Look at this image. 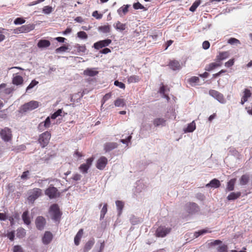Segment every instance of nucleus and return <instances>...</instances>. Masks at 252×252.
I'll return each instance as SVG.
<instances>
[{
  "label": "nucleus",
  "mask_w": 252,
  "mask_h": 252,
  "mask_svg": "<svg viewBox=\"0 0 252 252\" xmlns=\"http://www.w3.org/2000/svg\"><path fill=\"white\" fill-rule=\"evenodd\" d=\"M53 11V8L50 6H45L43 8V12L44 14H49Z\"/></svg>",
  "instance_id": "obj_52"
},
{
  "label": "nucleus",
  "mask_w": 252,
  "mask_h": 252,
  "mask_svg": "<svg viewBox=\"0 0 252 252\" xmlns=\"http://www.w3.org/2000/svg\"><path fill=\"white\" fill-rule=\"evenodd\" d=\"M229 56V53L228 51L220 52L219 54L216 56L215 61L217 62H220L228 58Z\"/></svg>",
  "instance_id": "obj_18"
},
{
  "label": "nucleus",
  "mask_w": 252,
  "mask_h": 252,
  "mask_svg": "<svg viewBox=\"0 0 252 252\" xmlns=\"http://www.w3.org/2000/svg\"><path fill=\"white\" fill-rule=\"evenodd\" d=\"M34 28L35 25L34 24H29L28 25L22 26L20 27H18L15 29H14L13 33L15 34H18L20 33H27L33 30Z\"/></svg>",
  "instance_id": "obj_3"
},
{
  "label": "nucleus",
  "mask_w": 252,
  "mask_h": 252,
  "mask_svg": "<svg viewBox=\"0 0 252 252\" xmlns=\"http://www.w3.org/2000/svg\"><path fill=\"white\" fill-rule=\"evenodd\" d=\"M51 138V133L48 131L44 132L40 135L38 142L42 148L46 146Z\"/></svg>",
  "instance_id": "obj_5"
},
{
  "label": "nucleus",
  "mask_w": 252,
  "mask_h": 252,
  "mask_svg": "<svg viewBox=\"0 0 252 252\" xmlns=\"http://www.w3.org/2000/svg\"><path fill=\"white\" fill-rule=\"evenodd\" d=\"M195 197L198 200L200 201H203L205 198V195L202 193L200 192L196 193Z\"/></svg>",
  "instance_id": "obj_60"
},
{
  "label": "nucleus",
  "mask_w": 252,
  "mask_h": 252,
  "mask_svg": "<svg viewBox=\"0 0 252 252\" xmlns=\"http://www.w3.org/2000/svg\"><path fill=\"white\" fill-rule=\"evenodd\" d=\"M93 160V158H88L86 163L82 164L80 166L79 169L80 171L83 174L88 173V170L90 168Z\"/></svg>",
  "instance_id": "obj_11"
},
{
  "label": "nucleus",
  "mask_w": 252,
  "mask_h": 252,
  "mask_svg": "<svg viewBox=\"0 0 252 252\" xmlns=\"http://www.w3.org/2000/svg\"><path fill=\"white\" fill-rule=\"evenodd\" d=\"M168 65L173 70H180L181 68L180 63L176 60L170 61Z\"/></svg>",
  "instance_id": "obj_21"
},
{
  "label": "nucleus",
  "mask_w": 252,
  "mask_h": 252,
  "mask_svg": "<svg viewBox=\"0 0 252 252\" xmlns=\"http://www.w3.org/2000/svg\"><path fill=\"white\" fill-rule=\"evenodd\" d=\"M22 220L27 225H29L31 223L30 218L29 216V212L28 211H25L23 212L22 216Z\"/></svg>",
  "instance_id": "obj_27"
},
{
  "label": "nucleus",
  "mask_w": 252,
  "mask_h": 252,
  "mask_svg": "<svg viewBox=\"0 0 252 252\" xmlns=\"http://www.w3.org/2000/svg\"><path fill=\"white\" fill-rule=\"evenodd\" d=\"M38 84V82L36 81L35 80H33L32 81L29 85L27 87L26 92H28L32 88H33L35 86Z\"/></svg>",
  "instance_id": "obj_47"
},
{
  "label": "nucleus",
  "mask_w": 252,
  "mask_h": 252,
  "mask_svg": "<svg viewBox=\"0 0 252 252\" xmlns=\"http://www.w3.org/2000/svg\"><path fill=\"white\" fill-rule=\"evenodd\" d=\"M26 235V230L22 227H20L17 230V237L22 238Z\"/></svg>",
  "instance_id": "obj_34"
},
{
  "label": "nucleus",
  "mask_w": 252,
  "mask_h": 252,
  "mask_svg": "<svg viewBox=\"0 0 252 252\" xmlns=\"http://www.w3.org/2000/svg\"><path fill=\"white\" fill-rule=\"evenodd\" d=\"M30 171L27 170L24 172L21 176V178L22 180H26L29 178Z\"/></svg>",
  "instance_id": "obj_55"
},
{
  "label": "nucleus",
  "mask_w": 252,
  "mask_h": 252,
  "mask_svg": "<svg viewBox=\"0 0 252 252\" xmlns=\"http://www.w3.org/2000/svg\"><path fill=\"white\" fill-rule=\"evenodd\" d=\"M45 193L50 199L55 198L60 196V192L58 189L52 186H50L45 190Z\"/></svg>",
  "instance_id": "obj_8"
},
{
  "label": "nucleus",
  "mask_w": 252,
  "mask_h": 252,
  "mask_svg": "<svg viewBox=\"0 0 252 252\" xmlns=\"http://www.w3.org/2000/svg\"><path fill=\"white\" fill-rule=\"evenodd\" d=\"M227 43L232 45H237L241 44L240 41L238 39L233 37L229 38L227 41Z\"/></svg>",
  "instance_id": "obj_40"
},
{
  "label": "nucleus",
  "mask_w": 252,
  "mask_h": 252,
  "mask_svg": "<svg viewBox=\"0 0 252 252\" xmlns=\"http://www.w3.org/2000/svg\"><path fill=\"white\" fill-rule=\"evenodd\" d=\"M114 85H115L117 87H119L121 89H125V84L121 82H119L118 80L115 81Z\"/></svg>",
  "instance_id": "obj_57"
},
{
  "label": "nucleus",
  "mask_w": 252,
  "mask_h": 252,
  "mask_svg": "<svg viewBox=\"0 0 252 252\" xmlns=\"http://www.w3.org/2000/svg\"><path fill=\"white\" fill-rule=\"evenodd\" d=\"M112 41L110 39H106L102 40H100L94 44L93 47L97 50L101 49L103 47L108 46Z\"/></svg>",
  "instance_id": "obj_13"
},
{
  "label": "nucleus",
  "mask_w": 252,
  "mask_h": 252,
  "mask_svg": "<svg viewBox=\"0 0 252 252\" xmlns=\"http://www.w3.org/2000/svg\"><path fill=\"white\" fill-rule=\"evenodd\" d=\"M7 236L8 238L11 240L13 241L15 237V232L14 231H12L7 233Z\"/></svg>",
  "instance_id": "obj_63"
},
{
  "label": "nucleus",
  "mask_w": 252,
  "mask_h": 252,
  "mask_svg": "<svg viewBox=\"0 0 252 252\" xmlns=\"http://www.w3.org/2000/svg\"><path fill=\"white\" fill-rule=\"evenodd\" d=\"M29 196L28 199L29 202L33 203L34 201L38 198L42 194L41 189L38 188H34L30 190L28 192Z\"/></svg>",
  "instance_id": "obj_2"
},
{
  "label": "nucleus",
  "mask_w": 252,
  "mask_h": 252,
  "mask_svg": "<svg viewBox=\"0 0 252 252\" xmlns=\"http://www.w3.org/2000/svg\"><path fill=\"white\" fill-rule=\"evenodd\" d=\"M118 147V144L115 142H108L105 144L104 148L105 151L107 152L112 151Z\"/></svg>",
  "instance_id": "obj_22"
},
{
  "label": "nucleus",
  "mask_w": 252,
  "mask_h": 252,
  "mask_svg": "<svg viewBox=\"0 0 252 252\" xmlns=\"http://www.w3.org/2000/svg\"><path fill=\"white\" fill-rule=\"evenodd\" d=\"M39 106V102L37 101L32 100L22 105L20 108L19 112L21 113L27 112L28 111H32Z\"/></svg>",
  "instance_id": "obj_1"
},
{
  "label": "nucleus",
  "mask_w": 252,
  "mask_h": 252,
  "mask_svg": "<svg viewBox=\"0 0 252 252\" xmlns=\"http://www.w3.org/2000/svg\"><path fill=\"white\" fill-rule=\"evenodd\" d=\"M94 242V240H89L88 241L84 248V252H88L89 250H90L92 247L93 246Z\"/></svg>",
  "instance_id": "obj_33"
},
{
  "label": "nucleus",
  "mask_w": 252,
  "mask_h": 252,
  "mask_svg": "<svg viewBox=\"0 0 252 252\" xmlns=\"http://www.w3.org/2000/svg\"><path fill=\"white\" fill-rule=\"evenodd\" d=\"M216 65L214 63H212L207 65H206L205 70L206 71H210L214 69H215Z\"/></svg>",
  "instance_id": "obj_50"
},
{
  "label": "nucleus",
  "mask_w": 252,
  "mask_h": 252,
  "mask_svg": "<svg viewBox=\"0 0 252 252\" xmlns=\"http://www.w3.org/2000/svg\"><path fill=\"white\" fill-rule=\"evenodd\" d=\"M210 46V43L208 41H205L202 43V48L205 49L207 50L209 48Z\"/></svg>",
  "instance_id": "obj_64"
},
{
  "label": "nucleus",
  "mask_w": 252,
  "mask_h": 252,
  "mask_svg": "<svg viewBox=\"0 0 252 252\" xmlns=\"http://www.w3.org/2000/svg\"><path fill=\"white\" fill-rule=\"evenodd\" d=\"M189 81L190 84H197L199 81V78L198 77L193 76L189 79Z\"/></svg>",
  "instance_id": "obj_54"
},
{
  "label": "nucleus",
  "mask_w": 252,
  "mask_h": 252,
  "mask_svg": "<svg viewBox=\"0 0 252 252\" xmlns=\"http://www.w3.org/2000/svg\"><path fill=\"white\" fill-rule=\"evenodd\" d=\"M24 79L23 77L17 75V74H14L12 78V83L16 86L22 85L23 84Z\"/></svg>",
  "instance_id": "obj_16"
},
{
  "label": "nucleus",
  "mask_w": 252,
  "mask_h": 252,
  "mask_svg": "<svg viewBox=\"0 0 252 252\" xmlns=\"http://www.w3.org/2000/svg\"><path fill=\"white\" fill-rule=\"evenodd\" d=\"M51 45V42L49 40L46 39H40L38 41L37 46L40 49L47 48Z\"/></svg>",
  "instance_id": "obj_17"
},
{
  "label": "nucleus",
  "mask_w": 252,
  "mask_h": 252,
  "mask_svg": "<svg viewBox=\"0 0 252 252\" xmlns=\"http://www.w3.org/2000/svg\"><path fill=\"white\" fill-rule=\"evenodd\" d=\"M220 186V182L219 180L214 179L212 180L209 183L206 185V187H212L213 188H218Z\"/></svg>",
  "instance_id": "obj_24"
},
{
  "label": "nucleus",
  "mask_w": 252,
  "mask_h": 252,
  "mask_svg": "<svg viewBox=\"0 0 252 252\" xmlns=\"http://www.w3.org/2000/svg\"><path fill=\"white\" fill-rule=\"evenodd\" d=\"M227 246L225 245L220 246L218 248V252H227Z\"/></svg>",
  "instance_id": "obj_56"
},
{
  "label": "nucleus",
  "mask_w": 252,
  "mask_h": 252,
  "mask_svg": "<svg viewBox=\"0 0 252 252\" xmlns=\"http://www.w3.org/2000/svg\"><path fill=\"white\" fill-rule=\"evenodd\" d=\"M133 8L135 9H144V10H147V9L145 8V7L142 5L139 2H137L136 3H134L133 4Z\"/></svg>",
  "instance_id": "obj_48"
},
{
  "label": "nucleus",
  "mask_w": 252,
  "mask_h": 252,
  "mask_svg": "<svg viewBox=\"0 0 252 252\" xmlns=\"http://www.w3.org/2000/svg\"><path fill=\"white\" fill-rule=\"evenodd\" d=\"M35 223L38 230H42L46 225V221L43 217L38 216L35 219Z\"/></svg>",
  "instance_id": "obj_12"
},
{
  "label": "nucleus",
  "mask_w": 252,
  "mask_h": 252,
  "mask_svg": "<svg viewBox=\"0 0 252 252\" xmlns=\"http://www.w3.org/2000/svg\"><path fill=\"white\" fill-rule=\"evenodd\" d=\"M108 160L105 157H100L97 161L96 167L99 170H103L106 166Z\"/></svg>",
  "instance_id": "obj_14"
},
{
  "label": "nucleus",
  "mask_w": 252,
  "mask_h": 252,
  "mask_svg": "<svg viewBox=\"0 0 252 252\" xmlns=\"http://www.w3.org/2000/svg\"><path fill=\"white\" fill-rule=\"evenodd\" d=\"M25 20L21 17L16 18L14 21V24L15 25H21L25 22Z\"/></svg>",
  "instance_id": "obj_53"
},
{
  "label": "nucleus",
  "mask_w": 252,
  "mask_h": 252,
  "mask_svg": "<svg viewBox=\"0 0 252 252\" xmlns=\"http://www.w3.org/2000/svg\"><path fill=\"white\" fill-rule=\"evenodd\" d=\"M153 124L155 126H164L166 125V120L162 118H157L153 120Z\"/></svg>",
  "instance_id": "obj_20"
},
{
  "label": "nucleus",
  "mask_w": 252,
  "mask_h": 252,
  "mask_svg": "<svg viewBox=\"0 0 252 252\" xmlns=\"http://www.w3.org/2000/svg\"><path fill=\"white\" fill-rule=\"evenodd\" d=\"M0 135L1 139L4 142L11 141L12 137L11 130L8 127H5L2 129L0 131Z\"/></svg>",
  "instance_id": "obj_7"
},
{
  "label": "nucleus",
  "mask_w": 252,
  "mask_h": 252,
  "mask_svg": "<svg viewBox=\"0 0 252 252\" xmlns=\"http://www.w3.org/2000/svg\"><path fill=\"white\" fill-rule=\"evenodd\" d=\"M129 4L124 5L117 10V13L120 17H123L128 11V8L130 7Z\"/></svg>",
  "instance_id": "obj_19"
},
{
  "label": "nucleus",
  "mask_w": 252,
  "mask_h": 252,
  "mask_svg": "<svg viewBox=\"0 0 252 252\" xmlns=\"http://www.w3.org/2000/svg\"><path fill=\"white\" fill-rule=\"evenodd\" d=\"M209 94L217 99L219 102L221 103L224 104L225 103L226 100L223 94L218 91L214 90H211L209 92Z\"/></svg>",
  "instance_id": "obj_9"
},
{
  "label": "nucleus",
  "mask_w": 252,
  "mask_h": 252,
  "mask_svg": "<svg viewBox=\"0 0 252 252\" xmlns=\"http://www.w3.org/2000/svg\"><path fill=\"white\" fill-rule=\"evenodd\" d=\"M83 234V229H80L74 237V244L75 245L78 246L79 244V242Z\"/></svg>",
  "instance_id": "obj_26"
},
{
  "label": "nucleus",
  "mask_w": 252,
  "mask_h": 252,
  "mask_svg": "<svg viewBox=\"0 0 252 252\" xmlns=\"http://www.w3.org/2000/svg\"><path fill=\"white\" fill-rule=\"evenodd\" d=\"M77 36L82 39H86L88 38L87 33L83 31H80L78 32Z\"/></svg>",
  "instance_id": "obj_51"
},
{
  "label": "nucleus",
  "mask_w": 252,
  "mask_h": 252,
  "mask_svg": "<svg viewBox=\"0 0 252 252\" xmlns=\"http://www.w3.org/2000/svg\"><path fill=\"white\" fill-rule=\"evenodd\" d=\"M92 16L95 17L96 19H100L102 17V14L98 13V11L96 10L93 12Z\"/></svg>",
  "instance_id": "obj_58"
},
{
  "label": "nucleus",
  "mask_w": 252,
  "mask_h": 252,
  "mask_svg": "<svg viewBox=\"0 0 252 252\" xmlns=\"http://www.w3.org/2000/svg\"><path fill=\"white\" fill-rule=\"evenodd\" d=\"M140 80V78L137 75H132L128 77L127 81L128 83H133L138 82Z\"/></svg>",
  "instance_id": "obj_37"
},
{
  "label": "nucleus",
  "mask_w": 252,
  "mask_h": 252,
  "mask_svg": "<svg viewBox=\"0 0 252 252\" xmlns=\"http://www.w3.org/2000/svg\"><path fill=\"white\" fill-rule=\"evenodd\" d=\"M107 204H105L101 210V212H100V220H102L104 219V216L106 214V213H107Z\"/></svg>",
  "instance_id": "obj_44"
},
{
  "label": "nucleus",
  "mask_w": 252,
  "mask_h": 252,
  "mask_svg": "<svg viewBox=\"0 0 252 252\" xmlns=\"http://www.w3.org/2000/svg\"><path fill=\"white\" fill-rule=\"evenodd\" d=\"M51 117H48L46 118L44 122H43V124H44V126H45L46 128H49L51 124L53 125L55 124V122H53L54 120H52V121H51Z\"/></svg>",
  "instance_id": "obj_38"
},
{
  "label": "nucleus",
  "mask_w": 252,
  "mask_h": 252,
  "mask_svg": "<svg viewBox=\"0 0 252 252\" xmlns=\"http://www.w3.org/2000/svg\"><path fill=\"white\" fill-rule=\"evenodd\" d=\"M98 30L103 33H108L110 32V26L109 25L101 26L98 27Z\"/></svg>",
  "instance_id": "obj_42"
},
{
  "label": "nucleus",
  "mask_w": 252,
  "mask_h": 252,
  "mask_svg": "<svg viewBox=\"0 0 252 252\" xmlns=\"http://www.w3.org/2000/svg\"><path fill=\"white\" fill-rule=\"evenodd\" d=\"M67 49H68V47L65 45L61 46L59 48H58L56 49V52L57 53L63 52L66 51Z\"/></svg>",
  "instance_id": "obj_49"
},
{
  "label": "nucleus",
  "mask_w": 252,
  "mask_h": 252,
  "mask_svg": "<svg viewBox=\"0 0 252 252\" xmlns=\"http://www.w3.org/2000/svg\"><path fill=\"white\" fill-rule=\"evenodd\" d=\"M95 68H88L84 71V74L91 77L96 76L98 73V71L95 70Z\"/></svg>",
  "instance_id": "obj_23"
},
{
  "label": "nucleus",
  "mask_w": 252,
  "mask_h": 252,
  "mask_svg": "<svg viewBox=\"0 0 252 252\" xmlns=\"http://www.w3.org/2000/svg\"><path fill=\"white\" fill-rule=\"evenodd\" d=\"M74 48L77 49V51L79 53H85L87 50L86 46L85 45H80L79 44H76L74 45Z\"/></svg>",
  "instance_id": "obj_39"
},
{
  "label": "nucleus",
  "mask_w": 252,
  "mask_h": 252,
  "mask_svg": "<svg viewBox=\"0 0 252 252\" xmlns=\"http://www.w3.org/2000/svg\"><path fill=\"white\" fill-rule=\"evenodd\" d=\"M250 180V176L248 174H244L240 179V184L241 186L247 185Z\"/></svg>",
  "instance_id": "obj_29"
},
{
  "label": "nucleus",
  "mask_w": 252,
  "mask_h": 252,
  "mask_svg": "<svg viewBox=\"0 0 252 252\" xmlns=\"http://www.w3.org/2000/svg\"><path fill=\"white\" fill-rule=\"evenodd\" d=\"M234 63V59H232L231 60H229L228 61H227V62H226L225 63V66L227 67H230L232 66V65H233Z\"/></svg>",
  "instance_id": "obj_62"
},
{
  "label": "nucleus",
  "mask_w": 252,
  "mask_h": 252,
  "mask_svg": "<svg viewBox=\"0 0 252 252\" xmlns=\"http://www.w3.org/2000/svg\"><path fill=\"white\" fill-rule=\"evenodd\" d=\"M13 252H24L21 246L16 245L13 247Z\"/></svg>",
  "instance_id": "obj_61"
},
{
  "label": "nucleus",
  "mask_w": 252,
  "mask_h": 252,
  "mask_svg": "<svg viewBox=\"0 0 252 252\" xmlns=\"http://www.w3.org/2000/svg\"><path fill=\"white\" fill-rule=\"evenodd\" d=\"M53 235L50 231H45L42 238V241L43 244L48 245L51 243L53 239Z\"/></svg>",
  "instance_id": "obj_15"
},
{
  "label": "nucleus",
  "mask_w": 252,
  "mask_h": 252,
  "mask_svg": "<svg viewBox=\"0 0 252 252\" xmlns=\"http://www.w3.org/2000/svg\"><path fill=\"white\" fill-rule=\"evenodd\" d=\"M63 113L62 109H59L57 111L54 112L51 115V118L52 120L56 119L59 116H62V114Z\"/></svg>",
  "instance_id": "obj_41"
},
{
  "label": "nucleus",
  "mask_w": 252,
  "mask_h": 252,
  "mask_svg": "<svg viewBox=\"0 0 252 252\" xmlns=\"http://www.w3.org/2000/svg\"><path fill=\"white\" fill-rule=\"evenodd\" d=\"M111 93H107L103 97V99L102 100V105L105 103V101H106L107 100H108L110 97H111Z\"/></svg>",
  "instance_id": "obj_59"
},
{
  "label": "nucleus",
  "mask_w": 252,
  "mask_h": 252,
  "mask_svg": "<svg viewBox=\"0 0 252 252\" xmlns=\"http://www.w3.org/2000/svg\"><path fill=\"white\" fill-rule=\"evenodd\" d=\"M251 92L249 90L245 89L244 91V94L242 98L243 99L244 101H247L248 100V98L251 96Z\"/></svg>",
  "instance_id": "obj_45"
},
{
  "label": "nucleus",
  "mask_w": 252,
  "mask_h": 252,
  "mask_svg": "<svg viewBox=\"0 0 252 252\" xmlns=\"http://www.w3.org/2000/svg\"><path fill=\"white\" fill-rule=\"evenodd\" d=\"M170 228L160 226L157 228L156 234L157 237H164L170 232Z\"/></svg>",
  "instance_id": "obj_10"
},
{
  "label": "nucleus",
  "mask_w": 252,
  "mask_h": 252,
  "mask_svg": "<svg viewBox=\"0 0 252 252\" xmlns=\"http://www.w3.org/2000/svg\"><path fill=\"white\" fill-rule=\"evenodd\" d=\"M114 105L116 107H124L126 103L124 99L119 98L114 101Z\"/></svg>",
  "instance_id": "obj_36"
},
{
  "label": "nucleus",
  "mask_w": 252,
  "mask_h": 252,
  "mask_svg": "<svg viewBox=\"0 0 252 252\" xmlns=\"http://www.w3.org/2000/svg\"><path fill=\"white\" fill-rule=\"evenodd\" d=\"M185 210L190 214H193L198 212L199 210V206L194 202H189L185 206Z\"/></svg>",
  "instance_id": "obj_6"
},
{
  "label": "nucleus",
  "mask_w": 252,
  "mask_h": 252,
  "mask_svg": "<svg viewBox=\"0 0 252 252\" xmlns=\"http://www.w3.org/2000/svg\"><path fill=\"white\" fill-rule=\"evenodd\" d=\"M236 181V179L233 178L231 179L229 182H228L227 184V187L226 188V191H232L234 189V185Z\"/></svg>",
  "instance_id": "obj_25"
},
{
  "label": "nucleus",
  "mask_w": 252,
  "mask_h": 252,
  "mask_svg": "<svg viewBox=\"0 0 252 252\" xmlns=\"http://www.w3.org/2000/svg\"><path fill=\"white\" fill-rule=\"evenodd\" d=\"M114 27L118 31H123L126 29V25L121 23L120 21H117L113 25Z\"/></svg>",
  "instance_id": "obj_31"
},
{
  "label": "nucleus",
  "mask_w": 252,
  "mask_h": 252,
  "mask_svg": "<svg viewBox=\"0 0 252 252\" xmlns=\"http://www.w3.org/2000/svg\"><path fill=\"white\" fill-rule=\"evenodd\" d=\"M50 211L52 215V219L55 221L59 220L62 214L60 211L58 205L57 204H53L50 207Z\"/></svg>",
  "instance_id": "obj_4"
},
{
  "label": "nucleus",
  "mask_w": 252,
  "mask_h": 252,
  "mask_svg": "<svg viewBox=\"0 0 252 252\" xmlns=\"http://www.w3.org/2000/svg\"><path fill=\"white\" fill-rule=\"evenodd\" d=\"M211 231L208 228L203 229L198 231H195L193 234V237L195 238L198 237L200 236L204 235L207 233H210Z\"/></svg>",
  "instance_id": "obj_28"
},
{
  "label": "nucleus",
  "mask_w": 252,
  "mask_h": 252,
  "mask_svg": "<svg viewBox=\"0 0 252 252\" xmlns=\"http://www.w3.org/2000/svg\"><path fill=\"white\" fill-rule=\"evenodd\" d=\"M200 4V0H196L195 1L192 5L189 7V10L191 12H194L197 7Z\"/></svg>",
  "instance_id": "obj_46"
},
{
  "label": "nucleus",
  "mask_w": 252,
  "mask_h": 252,
  "mask_svg": "<svg viewBox=\"0 0 252 252\" xmlns=\"http://www.w3.org/2000/svg\"><path fill=\"white\" fill-rule=\"evenodd\" d=\"M196 128L195 123L192 121L188 124L187 127L184 129L185 133L193 132Z\"/></svg>",
  "instance_id": "obj_30"
},
{
  "label": "nucleus",
  "mask_w": 252,
  "mask_h": 252,
  "mask_svg": "<svg viewBox=\"0 0 252 252\" xmlns=\"http://www.w3.org/2000/svg\"><path fill=\"white\" fill-rule=\"evenodd\" d=\"M116 205L117 206V210L118 211V215L120 216L121 214L122 211L124 207V203L121 201L117 200L116 201Z\"/></svg>",
  "instance_id": "obj_35"
},
{
  "label": "nucleus",
  "mask_w": 252,
  "mask_h": 252,
  "mask_svg": "<svg viewBox=\"0 0 252 252\" xmlns=\"http://www.w3.org/2000/svg\"><path fill=\"white\" fill-rule=\"evenodd\" d=\"M130 221L132 225H135L141 222V220L134 216H132L130 218Z\"/></svg>",
  "instance_id": "obj_43"
},
{
  "label": "nucleus",
  "mask_w": 252,
  "mask_h": 252,
  "mask_svg": "<svg viewBox=\"0 0 252 252\" xmlns=\"http://www.w3.org/2000/svg\"><path fill=\"white\" fill-rule=\"evenodd\" d=\"M241 193L239 191L237 192H231L227 197L228 200H234L241 196Z\"/></svg>",
  "instance_id": "obj_32"
}]
</instances>
